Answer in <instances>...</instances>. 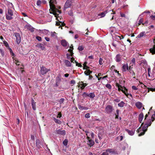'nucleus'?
I'll list each match as a JSON object with an SVG mask.
<instances>
[{
    "label": "nucleus",
    "mask_w": 155,
    "mask_h": 155,
    "mask_svg": "<svg viewBox=\"0 0 155 155\" xmlns=\"http://www.w3.org/2000/svg\"><path fill=\"white\" fill-rule=\"evenodd\" d=\"M56 3V0H50L49 1V4L50 8L52 11L53 14L55 15V17L56 18V19L58 21H59L58 18L59 17H57L58 15V14L61 13V11L59 10L55 7L54 4Z\"/></svg>",
    "instance_id": "obj_1"
},
{
    "label": "nucleus",
    "mask_w": 155,
    "mask_h": 155,
    "mask_svg": "<svg viewBox=\"0 0 155 155\" xmlns=\"http://www.w3.org/2000/svg\"><path fill=\"white\" fill-rule=\"evenodd\" d=\"M143 123L141 125V126L137 129V131L138 133H139L138 134L139 136H140L144 135L145 133V132L147 130V128L148 126L147 125H146V124L143 126L142 128H141V127L143 124Z\"/></svg>",
    "instance_id": "obj_2"
},
{
    "label": "nucleus",
    "mask_w": 155,
    "mask_h": 155,
    "mask_svg": "<svg viewBox=\"0 0 155 155\" xmlns=\"http://www.w3.org/2000/svg\"><path fill=\"white\" fill-rule=\"evenodd\" d=\"M6 18L7 20H11L13 18V11L9 8L8 9V12L6 14Z\"/></svg>",
    "instance_id": "obj_3"
},
{
    "label": "nucleus",
    "mask_w": 155,
    "mask_h": 155,
    "mask_svg": "<svg viewBox=\"0 0 155 155\" xmlns=\"http://www.w3.org/2000/svg\"><path fill=\"white\" fill-rule=\"evenodd\" d=\"M72 0H67L64 5V10L71 7L72 3Z\"/></svg>",
    "instance_id": "obj_4"
},
{
    "label": "nucleus",
    "mask_w": 155,
    "mask_h": 155,
    "mask_svg": "<svg viewBox=\"0 0 155 155\" xmlns=\"http://www.w3.org/2000/svg\"><path fill=\"white\" fill-rule=\"evenodd\" d=\"M46 3V2L44 0H38L37 1L36 5L38 8H41L42 7L43 4H45Z\"/></svg>",
    "instance_id": "obj_5"
},
{
    "label": "nucleus",
    "mask_w": 155,
    "mask_h": 155,
    "mask_svg": "<svg viewBox=\"0 0 155 155\" xmlns=\"http://www.w3.org/2000/svg\"><path fill=\"white\" fill-rule=\"evenodd\" d=\"M54 132L56 134L61 135H64L66 133L65 130H61L60 129L56 130L54 131Z\"/></svg>",
    "instance_id": "obj_6"
},
{
    "label": "nucleus",
    "mask_w": 155,
    "mask_h": 155,
    "mask_svg": "<svg viewBox=\"0 0 155 155\" xmlns=\"http://www.w3.org/2000/svg\"><path fill=\"white\" fill-rule=\"evenodd\" d=\"M50 69L44 67H42L41 68V72L42 74H46L48 71H50Z\"/></svg>",
    "instance_id": "obj_7"
},
{
    "label": "nucleus",
    "mask_w": 155,
    "mask_h": 155,
    "mask_svg": "<svg viewBox=\"0 0 155 155\" xmlns=\"http://www.w3.org/2000/svg\"><path fill=\"white\" fill-rule=\"evenodd\" d=\"M15 35L16 37L17 43L18 44H19L21 41V38L20 35L18 33H15Z\"/></svg>",
    "instance_id": "obj_8"
},
{
    "label": "nucleus",
    "mask_w": 155,
    "mask_h": 155,
    "mask_svg": "<svg viewBox=\"0 0 155 155\" xmlns=\"http://www.w3.org/2000/svg\"><path fill=\"white\" fill-rule=\"evenodd\" d=\"M25 29H26L30 30L31 32H33L34 31V29L30 25H27L25 26L24 27Z\"/></svg>",
    "instance_id": "obj_9"
},
{
    "label": "nucleus",
    "mask_w": 155,
    "mask_h": 155,
    "mask_svg": "<svg viewBox=\"0 0 155 155\" xmlns=\"http://www.w3.org/2000/svg\"><path fill=\"white\" fill-rule=\"evenodd\" d=\"M105 110L107 113H110L112 111V107L110 105H108L106 107Z\"/></svg>",
    "instance_id": "obj_10"
},
{
    "label": "nucleus",
    "mask_w": 155,
    "mask_h": 155,
    "mask_svg": "<svg viewBox=\"0 0 155 155\" xmlns=\"http://www.w3.org/2000/svg\"><path fill=\"white\" fill-rule=\"evenodd\" d=\"M113 149H107L106 152H104L101 155H108L109 153H111L113 152Z\"/></svg>",
    "instance_id": "obj_11"
},
{
    "label": "nucleus",
    "mask_w": 155,
    "mask_h": 155,
    "mask_svg": "<svg viewBox=\"0 0 155 155\" xmlns=\"http://www.w3.org/2000/svg\"><path fill=\"white\" fill-rule=\"evenodd\" d=\"M87 85L86 84L84 83L82 81L79 82L78 84L79 87H80L81 89H83Z\"/></svg>",
    "instance_id": "obj_12"
},
{
    "label": "nucleus",
    "mask_w": 155,
    "mask_h": 155,
    "mask_svg": "<svg viewBox=\"0 0 155 155\" xmlns=\"http://www.w3.org/2000/svg\"><path fill=\"white\" fill-rule=\"evenodd\" d=\"M107 12V11H106L101 12V13L97 15V18H101L104 17L105 16Z\"/></svg>",
    "instance_id": "obj_13"
},
{
    "label": "nucleus",
    "mask_w": 155,
    "mask_h": 155,
    "mask_svg": "<svg viewBox=\"0 0 155 155\" xmlns=\"http://www.w3.org/2000/svg\"><path fill=\"white\" fill-rule=\"evenodd\" d=\"M61 45L64 47H67L69 46L68 43L65 40H62L61 41Z\"/></svg>",
    "instance_id": "obj_14"
},
{
    "label": "nucleus",
    "mask_w": 155,
    "mask_h": 155,
    "mask_svg": "<svg viewBox=\"0 0 155 155\" xmlns=\"http://www.w3.org/2000/svg\"><path fill=\"white\" fill-rule=\"evenodd\" d=\"M129 69L127 64H124L122 66V70L123 71H126Z\"/></svg>",
    "instance_id": "obj_15"
},
{
    "label": "nucleus",
    "mask_w": 155,
    "mask_h": 155,
    "mask_svg": "<svg viewBox=\"0 0 155 155\" xmlns=\"http://www.w3.org/2000/svg\"><path fill=\"white\" fill-rule=\"evenodd\" d=\"M71 62H73V63L75 62L76 66H78L80 67H82V65L81 64L78 63L75 60H74V58H71Z\"/></svg>",
    "instance_id": "obj_16"
},
{
    "label": "nucleus",
    "mask_w": 155,
    "mask_h": 155,
    "mask_svg": "<svg viewBox=\"0 0 155 155\" xmlns=\"http://www.w3.org/2000/svg\"><path fill=\"white\" fill-rule=\"evenodd\" d=\"M88 140V142L87 144L90 147L93 146L94 144V142L92 140H90V137L89 139H87Z\"/></svg>",
    "instance_id": "obj_17"
},
{
    "label": "nucleus",
    "mask_w": 155,
    "mask_h": 155,
    "mask_svg": "<svg viewBox=\"0 0 155 155\" xmlns=\"http://www.w3.org/2000/svg\"><path fill=\"white\" fill-rule=\"evenodd\" d=\"M143 117V113H141L139 116V121L140 123H141L142 121Z\"/></svg>",
    "instance_id": "obj_18"
},
{
    "label": "nucleus",
    "mask_w": 155,
    "mask_h": 155,
    "mask_svg": "<svg viewBox=\"0 0 155 155\" xmlns=\"http://www.w3.org/2000/svg\"><path fill=\"white\" fill-rule=\"evenodd\" d=\"M126 131L130 135H133L134 133L135 130H130L128 129L126 130Z\"/></svg>",
    "instance_id": "obj_19"
},
{
    "label": "nucleus",
    "mask_w": 155,
    "mask_h": 155,
    "mask_svg": "<svg viewBox=\"0 0 155 155\" xmlns=\"http://www.w3.org/2000/svg\"><path fill=\"white\" fill-rule=\"evenodd\" d=\"M135 105L139 109H140L141 108L142 104L140 102H137L136 103Z\"/></svg>",
    "instance_id": "obj_20"
},
{
    "label": "nucleus",
    "mask_w": 155,
    "mask_h": 155,
    "mask_svg": "<svg viewBox=\"0 0 155 155\" xmlns=\"http://www.w3.org/2000/svg\"><path fill=\"white\" fill-rule=\"evenodd\" d=\"M31 106L33 110H36L35 102L33 99H32L31 101Z\"/></svg>",
    "instance_id": "obj_21"
},
{
    "label": "nucleus",
    "mask_w": 155,
    "mask_h": 155,
    "mask_svg": "<svg viewBox=\"0 0 155 155\" xmlns=\"http://www.w3.org/2000/svg\"><path fill=\"white\" fill-rule=\"evenodd\" d=\"M146 33L145 31H143L140 33L138 35L137 37L138 38H140L143 37V36L146 35Z\"/></svg>",
    "instance_id": "obj_22"
},
{
    "label": "nucleus",
    "mask_w": 155,
    "mask_h": 155,
    "mask_svg": "<svg viewBox=\"0 0 155 155\" xmlns=\"http://www.w3.org/2000/svg\"><path fill=\"white\" fill-rule=\"evenodd\" d=\"M121 57L119 54H117L116 57V61L117 62H119L120 61Z\"/></svg>",
    "instance_id": "obj_23"
},
{
    "label": "nucleus",
    "mask_w": 155,
    "mask_h": 155,
    "mask_svg": "<svg viewBox=\"0 0 155 155\" xmlns=\"http://www.w3.org/2000/svg\"><path fill=\"white\" fill-rule=\"evenodd\" d=\"M64 63L65 65L68 67H70L71 66V64L70 62L68 60H65Z\"/></svg>",
    "instance_id": "obj_24"
},
{
    "label": "nucleus",
    "mask_w": 155,
    "mask_h": 155,
    "mask_svg": "<svg viewBox=\"0 0 155 155\" xmlns=\"http://www.w3.org/2000/svg\"><path fill=\"white\" fill-rule=\"evenodd\" d=\"M37 47L42 50H43L45 49V46L44 45L42 44H38L37 45Z\"/></svg>",
    "instance_id": "obj_25"
},
{
    "label": "nucleus",
    "mask_w": 155,
    "mask_h": 155,
    "mask_svg": "<svg viewBox=\"0 0 155 155\" xmlns=\"http://www.w3.org/2000/svg\"><path fill=\"white\" fill-rule=\"evenodd\" d=\"M133 66V64H132L131 65H130L129 66V70H130V73H131L132 74V76H134L135 75V73L131 69L132 68V67H131V66Z\"/></svg>",
    "instance_id": "obj_26"
},
{
    "label": "nucleus",
    "mask_w": 155,
    "mask_h": 155,
    "mask_svg": "<svg viewBox=\"0 0 155 155\" xmlns=\"http://www.w3.org/2000/svg\"><path fill=\"white\" fill-rule=\"evenodd\" d=\"M101 75V74L99 73L97 75V79L98 80H100L101 79H104V78H105L107 77V76H104L103 77H99V76H100Z\"/></svg>",
    "instance_id": "obj_27"
},
{
    "label": "nucleus",
    "mask_w": 155,
    "mask_h": 155,
    "mask_svg": "<svg viewBox=\"0 0 155 155\" xmlns=\"http://www.w3.org/2000/svg\"><path fill=\"white\" fill-rule=\"evenodd\" d=\"M152 122V120L149 119L148 120L147 122H146V125H147V126L149 127L151 125Z\"/></svg>",
    "instance_id": "obj_28"
},
{
    "label": "nucleus",
    "mask_w": 155,
    "mask_h": 155,
    "mask_svg": "<svg viewBox=\"0 0 155 155\" xmlns=\"http://www.w3.org/2000/svg\"><path fill=\"white\" fill-rule=\"evenodd\" d=\"M54 120L56 123L58 124H60L61 123V120L58 119H57L54 117Z\"/></svg>",
    "instance_id": "obj_29"
},
{
    "label": "nucleus",
    "mask_w": 155,
    "mask_h": 155,
    "mask_svg": "<svg viewBox=\"0 0 155 155\" xmlns=\"http://www.w3.org/2000/svg\"><path fill=\"white\" fill-rule=\"evenodd\" d=\"M51 36L54 38H56L57 37V34L55 32H51Z\"/></svg>",
    "instance_id": "obj_30"
},
{
    "label": "nucleus",
    "mask_w": 155,
    "mask_h": 155,
    "mask_svg": "<svg viewBox=\"0 0 155 155\" xmlns=\"http://www.w3.org/2000/svg\"><path fill=\"white\" fill-rule=\"evenodd\" d=\"M124 104L125 103L123 101H121L120 103L118 104V105L120 107H123L124 106Z\"/></svg>",
    "instance_id": "obj_31"
},
{
    "label": "nucleus",
    "mask_w": 155,
    "mask_h": 155,
    "mask_svg": "<svg viewBox=\"0 0 155 155\" xmlns=\"http://www.w3.org/2000/svg\"><path fill=\"white\" fill-rule=\"evenodd\" d=\"M91 73V72L88 69H87V70L84 71V73L87 75H89Z\"/></svg>",
    "instance_id": "obj_32"
},
{
    "label": "nucleus",
    "mask_w": 155,
    "mask_h": 155,
    "mask_svg": "<svg viewBox=\"0 0 155 155\" xmlns=\"http://www.w3.org/2000/svg\"><path fill=\"white\" fill-rule=\"evenodd\" d=\"M104 62V61L103 59L101 58H100L99 61V64L101 65H102Z\"/></svg>",
    "instance_id": "obj_33"
},
{
    "label": "nucleus",
    "mask_w": 155,
    "mask_h": 155,
    "mask_svg": "<svg viewBox=\"0 0 155 155\" xmlns=\"http://www.w3.org/2000/svg\"><path fill=\"white\" fill-rule=\"evenodd\" d=\"M123 92L127 96L128 94L127 92V91L126 88H124V90L123 89H122V90Z\"/></svg>",
    "instance_id": "obj_34"
},
{
    "label": "nucleus",
    "mask_w": 155,
    "mask_h": 155,
    "mask_svg": "<svg viewBox=\"0 0 155 155\" xmlns=\"http://www.w3.org/2000/svg\"><path fill=\"white\" fill-rule=\"evenodd\" d=\"M42 32L45 35H47L49 33V31L48 30H44L42 31Z\"/></svg>",
    "instance_id": "obj_35"
},
{
    "label": "nucleus",
    "mask_w": 155,
    "mask_h": 155,
    "mask_svg": "<svg viewBox=\"0 0 155 155\" xmlns=\"http://www.w3.org/2000/svg\"><path fill=\"white\" fill-rule=\"evenodd\" d=\"M103 131L102 130L100 133H99L98 134V137L99 139H101L102 137V135L103 133Z\"/></svg>",
    "instance_id": "obj_36"
},
{
    "label": "nucleus",
    "mask_w": 155,
    "mask_h": 155,
    "mask_svg": "<svg viewBox=\"0 0 155 155\" xmlns=\"http://www.w3.org/2000/svg\"><path fill=\"white\" fill-rule=\"evenodd\" d=\"M83 97H87L89 96V94H88L85 92H84L82 95Z\"/></svg>",
    "instance_id": "obj_37"
},
{
    "label": "nucleus",
    "mask_w": 155,
    "mask_h": 155,
    "mask_svg": "<svg viewBox=\"0 0 155 155\" xmlns=\"http://www.w3.org/2000/svg\"><path fill=\"white\" fill-rule=\"evenodd\" d=\"M84 49V47L82 45L79 46L78 47V49L79 50L81 51L83 50Z\"/></svg>",
    "instance_id": "obj_38"
},
{
    "label": "nucleus",
    "mask_w": 155,
    "mask_h": 155,
    "mask_svg": "<svg viewBox=\"0 0 155 155\" xmlns=\"http://www.w3.org/2000/svg\"><path fill=\"white\" fill-rule=\"evenodd\" d=\"M68 142V141L67 140L65 139L63 141V144L65 146H66L67 145Z\"/></svg>",
    "instance_id": "obj_39"
},
{
    "label": "nucleus",
    "mask_w": 155,
    "mask_h": 155,
    "mask_svg": "<svg viewBox=\"0 0 155 155\" xmlns=\"http://www.w3.org/2000/svg\"><path fill=\"white\" fill-rule=\"evenodd\" d=\"M85 132L86 133V135L87 136V139H89L90 137V135L89 134H90V133L88 132L86 130L85 131Z\"/></svg>",
    "instance_id": "obj_40"
},
{
    "label": "nucleus",
    "mask_w": 155,
    "mask_h": 155,
    "mask_svg": "<svg viewBox=\"0 0 155 155\" xmlns=\"http://www.w3.org/2000/svg\"><path fill=\"white\" fill-rule=\"evenodd\" d=\"M91 98H94L95 97L94 94L93 93H90L89 94V96Z\"/></svg>",
    "instance_id": "obj_41"
},
{
    "label": "nucleus",
    "mask_w": 155,
    "mask_h": 155,
    "mask_svg": "<svg viewBox=\"0 0 155 155\" xmlns=\"http://www.w3.org/2000/svg\"><path fill=\"white\" fill-rule=\"evenodd\" d=\"M68 15L71 16H73V11L71 10L68 12Z\"/></svg>",
    "instance_id": "obj_42"
},
{
    "label": "nucleus",
    "mask_w": 155,
    "mask_h": 155,
    "mask_svg": "<svg viewBox=\"0 0 155 155\" xmlns=\"http://www.w3.org/2000/svg\"><path fill=\"white\" fill-rule=\"evenodd\" d=\"M155 119V112H154V114H153L151 117V120L152 121H153Z\"/></svg>",
    "instance_id": "obj_43"
},
{
    "label": "nucleus",
    "mask_w": 155,
    "mask_h": 155,
    "mask_svg": "<svg viewBox=\"0 0 155 155\" xmlns=\"http://www.w3.org/2000/svg\"><path fill=\"white\" fill-rule=\"evenodd\" d=\"M106 87L109 89H110L111 88V85L109 84H107L106 85Z\"/></svg>",
    "instance_id": "obj_44"
},
{
    "label": "nucleus",
    "mask_w": 155,
    "mask_h": 155,
    "mask_svg": "<svg viewBox=\"0 0 155 155\" xmlns=\"http://www.w3.org/2000/svg\"><path fill=\"white\" fill-rule=\"evenodd\" d=\"M148 76L149 77H151V76H150V73L151 72V69L150 68H148Z\"/></svg>",
    "instance_id": "obj_45"
},
{
    "label": "nucleus",
    "mask_w": 155,
    "mask_h": 155,
    "mask_svg": "<svg viewBox=\"0 0 155 155\" xmlns=\"http://www.w3.org/2000/svg\"><path fill=\"white\" fill-rule=\"evenodd\" d=\"M36 38L39 41H41V37L37 36L36 37Z\"/></svg>",
    "instance_id": "obj_46"
},
{
    "label": "nucleus",
    "mask_w": 155,
    "mask_h": 155,
    "mask_svg": "<svg viewBox=\"0 0 155 155\" xmlns=\"http://www.w3.org/2000/svg\"><path fill=\"white\" fill-rule=\"evenodd\" d=\"M3 43L4 44V45L6 46V47H7L8 46V44L7 42L5 41H3Z\"/></svg>",
    "instance_id": "obj_47"
},
{
    "label": "nucleus",
    "mask_w": 155,
    "mask_h": 155,
    "mask_svg": "<svg viewBox=\"0 0 155 155\" xmlns=\"http://www.w3.org/2000/svg\"><path fill=\"white\" fill-rule=\"evenodd\" d=\"M119 110H116V118H118V115L119 114Z\"/></svg>",
    "instance_id": "obj_48"
},
{
    "label": "nucleus",
    "mask_w": 155,
    "mask_h": 155,
    "mask_svg": "<svg viewBox=\"0 0 155 155\" xmlns=\"http://www.w3.org/2000/svg\"><path fill=\"white\" fill-rule=\"evenodd\" d=\"M0 51L2 56H3L4 55V52L0 48Z\"/></svg>",
    "instance_id": "obj_49"
},
{
    "label": "nucleus",
    "mask_w": 155,
    "mask_h": 155,
    "mask_svg": "<svg viewBox=\"0 0 155 155\" xmlns=\"http://www.w3.org/2000/svg\"><path fill=\"white\" fill-rule=\"evenodd\" d=\"M85 117L86 118H89L90 116L89 113H87L85 115Z\"/></svg>",
    "instance_id": "obj_50"
},
{
    "label": "nucleus",
    "mask_w": 155,
    "mask_h": 155,
    "mask_svg": "<svg viewBox=\"0 0 155 155\" xmlns=\"http://www.w3.org/2000/svg\"><path fill=\"white\" fill-rule=\"evenodd\" d=\"M86 63H84V64H83V68L84 69H87L88 67L86 65Z\"/></svg>",
    "instance_id": "obj_51"
},
{
    "label": "nucleus",
    "mask_w": 155,
    "mask_h": 155,
    "mask_svg": "<svg viewBox=\"0 0 155 155\" xmlns=\"http://www.w3.org/2000/svg\"><path fill=\"white\" fill-rule=\"evenodd\" d=\"M64 98H62L59 101L60 103L61 104L62 103H63L64 101Z\"/></svg>",
    "instance_id": "obj_52"
},
{
    "label": "nucleus",
    "mask_w": 155,
    "mask_h": 155,
    "mask_svg": "<svg viewBox=\"0 0 155 155\" xmlns=\"http://www.w3.org/2000/svg\"><path fill=\"white\" fill-rule=\"evenodd\" d=\"M78 107L79 109H80V110H83V108H84V106H82L81 105H79L78 106Z\"/></svg>",
    "instance_id": "obj_53"
},
{
    "label": "nucleus",
    "mask_w": 155,
    "mask_h": 155,
    "mask_svg": "<svg viewBox=\"0 0 155 155\" xmlns=\"http://www.w3.org/2000/svg\"><path fill=\"white\" fill-rule=\"evenodd\" d=\"M143 21V19L142 18L140 19L139 21V25H140L141 23H142Z\"/></svg>",
    "instance_id": "obj_54"
},
{
    "label": "nucleus",
    "mask_w": 155,
    "mask_h": 155,
    "mask_svg": "<svg viewBox=\"0 0 155 155\" xmlns=\"http://www.w3.org/2000/svg\"><path fill=\"white\" fill-rule=\"evenodd\" d=\"M132 88L134 90H137V88L135 86H133L132 87Z\"/></svg>",
    "instance_id": "obj_55"
},
{
    "label": "nucleus",
    "mask_w": 155,
    "mask_h": 155,
    "mask_svg": "<svg viewBox=\"0 0 155 155\" xmlns=\"http://www.w3.org/2000/svg\"><path fill=\"white\" fill-rule=\"evenodd\" d=\"M150 17L153 20H155V15H151L150 16Z\"/></svg>",
    "instance_id": "obj_56"
},
{
    "label": "nucleus",
    "mask_w": 155,
    "mask_h": 155,
    "mask_svg": "<svg viewBox=\"0 0 155 155\" xmlns=\"http://www.w3.org/2000/svg\"><path fill=\"white\" fill-rule=\"evenodd\" d=\"M131 62L134 64H135V59L134 58L132 59L131 60Z\"/></svg>",
    "instance_id": "obj_57"
},
{
    "label": "nucleus",
    "mask_w": 155,
    "mask_h": 155,
    "mask_svg": "<svg viewBox=\"0 0 155 155\" xmlns=\"http://www.w3.org/2000/svg\"><path fill=\"white\" fill-rule=\"evenodd\" d=\"M45 38L47 41H50V39L49 38L45 37Z\"/></svg>",
    "instance_id": "obj_58"
},
{
    "label": "nucleus",
    "mask_w": 155,
    "mask_h": 155,
    "mask_svg": "<svg viewBox=\"0 0 155 155\" xmlns=\"http://www.w3.org/2000/svg\"><path fill=\"white\" fill-rule=\"evenodd\" d=\"M114 101L117 102H119L120 101V100L116 98L114 99Z\"/></svg>",
    "instance_id": "obj_59"
},
{
    "label": "nucleus",
    "mask_w": 155,
    "mask_h": 155,
    "mask_svg": "<svg viewBox=\"0 0 155 155\" xmlns=\"http://www.w3.org/2000/svg\"><path fill=\"white\" fill-rule=\"evenodd\" d=\"M12 49H10V52H11V54L12 56H14L15 55V54L13 52H12Z\"/></svg>",
    "instance_id": "obj_60"
},
{
    "label": "nucleus",
    "mask_w": 155,
    "mask_h": 155,
    "mask_svg": "<svg viewBox=\"0 0 155 155\" xmlns=\"http://www.w3.org/2000/svg\"><path fill=\"white\" fill-rule=\"evenodd\" d=\"M61 117V113H59L58 114L57 117L60 118Z\"/></svg>",
    "instance_id": "obj_61"
},
{
    "label": "nucleus",
    "mask_w": 155,
    "mask_h": 155,
    "mask_svg": "<svg viewBox=\"0 0 155 155\" xmlns=\"http://www.w3.org/2000/svg\"><path fill=\"white\" fill-rule=\"evenodd\" d=\"M89 135H90H90H91V137L92 138L93 137L94 135L93 133H90V134H89Z\"/></svg>",
    "instance_id": "obj_62"
},
{
    "label": "nucleus",
    "mask_w": 155,
    "mask_h": 155,
    "mask_svg": "<svg viewBox=\"0 0 155 155\" xmlns=\"http://www.w3.org/2000/svg\"><path fill=\"white\" fill-rule=\"evenodd\" d=\"M144 13H150V12L149 11H145V12H143L142 13V14H143Z\"/></svg>",
    "instance_id": "obj_63"
},
{
    "label": "nucleus",
    "mask_w": 155,
    "mask_h": 155,
    "mask_svg": "<svg viewBox=\"0 0 155 155\" xmlns=\"http://www.w3.org/2000/svg\"><path fill=\"white\" fill-rule=\"evenodd\" d=\"M71 83L74 84L75 83V81L74 80H72L71 81Z\"/></svg>",
    "instance_id": "obj_64"
}]
</instances>
